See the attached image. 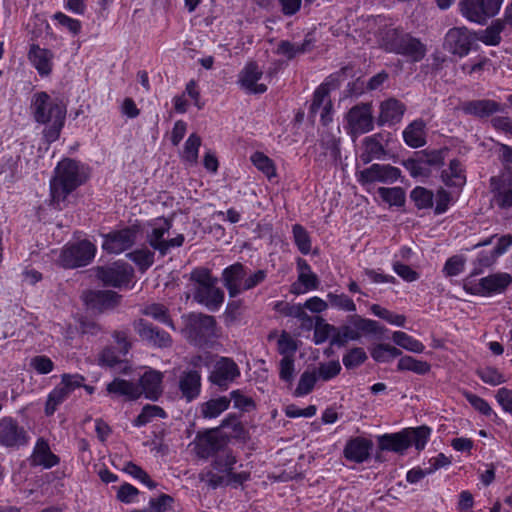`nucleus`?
<instances>
[{
	"label": "nucleus",
	"instance_id": "obj_1",
	"mask_svg": "<svg viewBox=\"0 0 512 512\" xmlns=\"http://www.w3.org/2000/svg\"><path fill=\"white\" fill-rule=\"evenodd\" d=\"M30 111L35 122L46 125L43 131L47 142L56 141L61 133L66 118V106L56 97L40 91L33 94Z\"/></svg>",
	"mask_w": 512,
	"mask_h": 512
},
{
	"label": "nucleus",
	"instance_id": "obj_2",
	"mask_svg": "<svg viewBox=\"0 0 512 512\" xmlns=\"http://www.w3.org/2000/svg\"><path fill=\"white\" fill-rule=\"evenodd\" d=\"M86 180V174L80 164L72 159H64L55 168L50 181L51 203L56 209H62L67 196Z\"/></svg>",
	"mask_w": 512,
	"mask_h": 512
},
{
	"label": "nucleus",
	"instance_id": "obj_3",
	"mask_svg": "<svg viewBox=\"0 0 512 512\" xmlns=\"http://www.w3.org/2000/svg\"><path fill=\"white\" fill-rule=\"evenodd\" d=\"M431 430L426 426L404 429L397 433L384 434L378 437V445L381 450L403 453L410 446L417 450L424 449Z\"/></svg>",
	"mask_w": 512,
	"mask_h": 512
},
{
	"label": "nucleus",
	"instance_id": "obj_4",
	"mask_svg": "<svg viewBox=\"0 0 512 512\" xmlns=\"http://www.w3.org/2000/svg\"><path fill=\"white\" fill-rule=\"evenodd\" d=\"M172 226V220L164 217L155 218L148 224L147 242L161 256H165L173 248L181 247L185 241V237L181 233L170 237Z\"/></svg>",
	"mask_w": 512,
	"mask_h": 512
},
{
	"label": "nucleus",
	"instance_id": "obj_5",
	"mask_svg": "<svg viewBox=\"0 0 512 512\" xmlns=\"http://www.w3.org/2000/svg\"><path fill=\"white\" fill-rule=\"evenodd\" d=\"M191 279L195 282L194 299L211 311L218 310L224 301V292L217 287V278L207 269H196Z\"/></svg>",
	"mask_w": 512,
	"mask_h": 512
},
{
	"label": "nucleus",
	"instance_id": "obj_6",
	"mask_svg": "<svg viewBox=\"0 0 512 512\" xmlns=\"http://www.w3.org/2000/svg\"><path fill=\"white\" fill-rule=\"evenodd\" d=\"M512 283V276L509 273L498 272L481 279L468 276L463 283L464 290L471 294L489 297L503 293Z\"/></svg>",
	"mask_w": 512,
	"mask_h": 512
},
{
	"label": "nucleus",
	"instance_id": "obj_7",
	"mask_svg": "<svg viewBox=\"0 0 512 512\" xmlns=\"http://www.w3.org/2000/svg\"><path fill=\"white\" fill-rule=\"evenodd\" d=\"M96 247L88 240L69 243L61 250L58 263L64 268L88 265L95 257Z\"/></svg>",
	"mask_w": 512,
	"mask_h": 512
},
{
	"label": "nucleus",
	"instance_id": "obj_8",
	"mask_svg": "<svg viewBox=\"0 0 512 512\" xmlns=\"http://www.w3.org/2000/svg\"><path fill=\"white\" fill-rule=\"evenodd\" d=\"M185 333L195 345L205 344L216 335V321L213 316L192 313L185 318Z\"/></svg>",
	"mask_w": 512,
	"mask_h": 512
},
{
	"label": "nucleus",
	"instance_id": "obj_9",
	"mask_svg": "<svg viewBox=\"0 0 512 512\" xmlns=\"http://www.w3.org/2000/svg\"><path fill=\"white\" fill-rule=\"evenodd\" d=\"M504 0H460L459 7L463 17L468 21L484 24L495 16Z\"/></svg>",
	"mask_w": 512,
	"mask_h": 512
},
{
	"label": "nucleus",
	"instance_id": "obj_10",
	"mask_svg": "<svg viewBox=\"0 0 512 512\" xmlns=\"http://www.w3.org/2000/svg\"><path fill=\"white\" fill-rule=\"evenodd\" d=\"M85 378L80 374H63L61 382L48 394L45 413L52 415L69 395L77 388L82 387Z\"/></svg>",
	"mask_w": 512,
	"mask_h": 512
},
{
	"label": "nucleus",
	"instance_id": "obj_11",
	"mask_svg": "<svg viewBox=\"0 0 512 512\" xmlns=\"http://www.w3.org/2000/svg\"><path fill=\"white\" fill-rule=\"evenodd\" d=\"M200 361V356L193 358L192 364L194 368L182 371L178 377V389L181 393V398L186 402H192L197 399L201 393V371L196 369Z\"/></svg>",
	"mask_w": 512,
	"mask_h": 512
},
{
	"label": "nucleus",
	"instance_id": "obj_12",
	"mask_svg": "<svg viewBox=\"0 0 512 512\" xmlns=\"http://www.w3.org/2000/svg\"><path fill=\"white\" fill-rule=\"evenodd\" d=\"M29 439L27 431L16 420L11 417L0 419V446L19 448L27 445Z\"/></svg>",
	"mask_w": 512,
	"mask_h": 512
},
{
	"label": "nucleus",
	"instance_id": "obj_13",
	"mask_svg": "<svg viewBox=\"0 0 512 512\" xmlns=\"http://www.w3.org/2000/svg\"><path fill=\"white\" fill-rule=\"evenodd\" d=\"M475 40L474 34L466 27H454L445 35L444 47L453 55L464 57L469 54Z\"/></svg>",
	"mask_w": 512,
	"mask_h": 512
},
{
	"label": "nucleus",
	"instance_id": "obj_14",
	"mask_svg": "<svg viewBox=\"0 0 512 512\" xmlns=\"http://www.w3.org/2000/svg\"><path fill=\"white\" fill-rule=\"evenodd\" d=\"M401 176V170L389 164H372L370 167L357 174L358 181L362 185L381 182L392 184Z\"/></svg>",
	"mask_w": 512,
	"mask_h": 512
},
{
	"label": "nucleus",
	"instance_id": "obj_15",
	"mask_svg": "<svg viewBox=\"0 0 512 512\" xmlns=\"http://www.w3.org/2000/svg\"><path fill=\"white\" fill-rule=\"evenodd\" d=\"M346 120L352 134H364L374 128L372 106L362 103L353 106L346 115Z\"/></svg>",
	"mask_w": 512,
	"mask_h": 512
},
{
	"label": "nucleus",
	"instance_id": "obj_16",
	"mask_svg": "<svg viewBox=\"0 0 512 512\" xmlns=\"http://www.w3.org/2000/svg\"><path fill=\"white\" fill-rule=\"evenodd\" d=\"M132 268L123 262H116L97 269V277L107 286L121 287L130 282Z\"/></svg>",
	"mask_w": 512,
	"mask_h": 512
},
{
	"label": "nucleus",
	"instance_id": "obj_17",
	"mask_svg": "<svg viewBox=\"0 0 512 512\" xmlns=\"http://www.w3.org/2000/svg\"><path fill=\"white\" fill-rule=\"evenodd\" d=\"M137 231L125 228L104 235L102 248L108 253L120 254L132 247L136 240Z\"/></svg>",
	"mask_w": 512,
	"mask_h": 512
},
{
	"label": "nucleus",
	"instance_id": "obj_18",
	"mask_svg": "<svg viewBox=\"0 0 512 512\" xmlns=\"http://www.w3.org/2000/svg\"><path fill=\"white\" fill-rule=\"evenodd\" d=\"M492 201L500 209H509L512 207V176L501 175L490 179Z\"/></svg>",
	"mask_w": 512,
	"mask_h": 512
},
{
	"label": "nucleus",
	"instance_id": "obj_19",
	"mask_svg": "<svg viewBox=\"0 0 512 512\" xmlns=\"http://www.w3.org/2000/svg\"><path fill=\"white\" fill-rule=\"evenodd\" d=\"M263 76V70L256 62L247 63L241 70L238 83L242 89L251 94H262L266 92L267 86L258 81Z\"/></svg>",
	"mask_w": 512,
	"mask_h": 512
},
{
	"label": "nucleus",
	"instance_id": "obj_20",
	"mask_svg": "<svg viewBox=\"0 0 512 512\" xmlns=\"http://www.w3.org/2000/svg\"><path fill=\"white\" fill-rule=\"evenodd\" d=\"M239 376L240 370L237 364L230 358L222 357L216 362L209 380L213 384L226 389Z\"/></svg>",
	"mask_w": 512,
	"mask_h": 512
},
{
	"label": "nucleus",
	"instance_id": "obj_21",
	"mask_svg": "<svg viewBox=\"0 0 512 512\" xmlns=\"http://www.w3.org/2000/svg\"><path fill=\"white\" fill-rule=\"evenodd\" d=\"M133 327L141 339L149 344L164 348L169 347L172 343V339L167 332L153 326L143 319L134 321Z\"/></svg>",
	"mask_w": 512,
	"mask_h": 512
},
{
	"label": "nucleus",
	"instance_id": "obj_22",
	"mask_svg": "<svg viewBox=\"0 0 512 512\" xmlns=\"http://www.w3.org/2000/svg\"><path fill=\"white\" fill-rule=\"evenodd\" d=\"M333 105L329 97V87L321 84L314 92L312 103L310 105V115L315 116L320 113L323 125L332 122Z\"/></svg>",
	"mask_w": 512,
	"mask_h": 512
},
{
	"label": "nucleus",
	"instance_id": "obj_23",
	"mask_svg": "<svg viewBox=\"0 0 512 512\" xmlns=\"http://www.w3.org/2000/svg\"><path fill=\"white\" fill-rule=\"evenodd\" d=\"M373 448L372 440L365 437L349 439L343 449L345 459L354 463H363L370 458Z\"/></svg>",
	"mask_w": 512,
	"mask_h": 512
},
{
	"label": "nucleus",
	"instance_id": "obj_24",
	"mask_svg": "<svg viewBox=\"0 0 512 512\" xmlns=\"http://www.w3.org/2000/svg\"><path fill=\"white\" fill-rule=\"evenodd\" d=\"M246 269L241 263H234L225 268L222 273L223 284L230 297H236L242 293L243 283L246 278Z\"/></svg>",
	"mask_w": 512,
	"mask_h": 512
},
{
	"label": "nucleus",
	"instance_id": "obj_25",
	"mask_svg": "<svg viewBox=\"0 0 512 512\" xmlns=\"http://www.w3.org/2000/svg\"><path fill=\"white\" fill-rule=\"evenodd\" d=\"M83 300L89 308L103 311L114 308L119 302V295L113 291H88L84 293Z\"/></svg>",
	"mask_w": 512,
	"mask_h": 512
},
{
	"label": "nucleus",
	"instance_id": "obj_26",
	"mask_svg": "<svg viewBox=\"0 0 512 512\" xmlns=\"http://www.w3.org/2000/svg\"><path fill=\"white\" fill-rule=\"evenodd\" d=\"M405 105L395 98L383 101L380 105V114L378 117V125H394L399 123L405 113Z\"/></svg>",
	"mask_w": 512,
	"mask_h": 512
},
{
	"label": "nucleus",
	"instance_id": "obj_27",
	"mask_svg": "<svg viewBox=\"0 0 512 512\" xmlns=\"http://www.w3.org/2000/svg\"><path fill=\"white\" fill-rule=\"evenodd\" d=\"M460 109L468 115L486 118L501 110L498 102L490 99L470 100L461 104Z\"/></svg>",
	"mask_w": 512,
	"mask_h": 512
},
{
	"label": "nucleus",
	"instance_id": "obj_28",
	"mask_svg": "<svg viewBox=\"0 0 512 512\" xmlns=\"http://www.w3.org/2000/svg\"><path fill=\"white\" fill-rule=\"evenodd\" d=\"M162 380L161 372L153 369L146 371L140 378L141 394L144 393L147 398L156 400L162 393Z\"/></svg>",
	"mask_w": 512,
	"mask_h": 512
},
{
	"label": "nucleus",
	"instance_id": "obj_29",
	"mask_svg": "<svg viewBox=\"0 0 512 512\" xmlns=\"http://www.w3.org/2000/svg\"><path fill=\"white\" fill-rule=\"evenodd\" d=\"M28 57L41 76H47L51 73L54 56L50 50L32 45Z\"/></svg>",
	"mask_w": 512,
	"mask_h": 512
},
{
	"label": "nucleus",
	"instance_id": "obj_30",
	"mask_svg": "<svg viewBox=\"0 0 512 512\" xmlns=\"http://www.w3.org/2000/svg\"><path fill=\"white\" fill-rule=\"evenodd\" d=\"M58 463L59 458L52 453L49 444L44 439H39L31 455V464L49 469L56 466Z\"/></svg>",
	"mask_w": 512,
	"mask_h": 512
},
{
	"label": "nucleus",
	"instance_id": "obj_31",
	"mask_svg": "<svg viewBox=\"0 0 512 512\" xmlns=\"http://www.w3.org/2000/svg\"><path fill=\"white\" fill-rule=\"evenodd\" d=\"M392 52L410 57L413 61H420L425 55L424 46L415 38L405 35L401 42L392 43Z\"/></svg>",
	"mask_w": 512,
	"mask_h": 512
},
{
	"label": "nucleus",
	"instance_id": "obj_32",
	"mask_svg": "<svg viewBox=\"0 0 512 512\" xmlns=\"http://www.w3.org/2000/svg\"><path fill=\"white\" fill-rule=\"evenodd\" d=\"M426 124L422 119L411 122L403 131L404 142L411 148H419L426 144Z\"/></svg>",
	"mask_w": 512,
	"mask_h": 512
},
{
	"label": "nucleus",
	"instance_id": "obj_33",
	"mask_svg": "<svg viewBox=\"0 0 512 512\" xmlns=\"http://www.w3.org/2000/svg\"><path fill=\"white\" fill-rule=\"evenodd\" d=\"M221 447V440L213 430L200 435L196 441V452L201 458H208L218 453Z\"/></svg>",
	"mask_w": 512,
	"mask_h": 512
},
{
	"label": "nucleus",
	"instance_id": "obj_34",
	"mask_svg": "<svg viewBox=\"0 0 512 512\" xmlns=\"http://www.w3.org/2000/svg\"><path fill=\"white\" fill-rule=\"evenodd\" d=\"M106 390L109 394L123 396L130 400L137 399L141 395V389L138 384L120 378H115L112 382L108 383Z\"/></svg>",
	"mask_w": 512,
	"mask_h": 512
},
{
	"label": "nucleus",
	"instance_id": "obj_35",
	"mask_svg": "<svg viewBox=\"0 0 512 512\" xmlns=\"http://www.w3.org/2000/svg\"><path fill=\"white\" fill-rule=\"evenodd\" d=\"M230 406V399L226 396L210 399L199 404L200 416L205 419H213L218 417Z\"/></svg>",
	"mask_w": 512,
	"mask_h": 512
},
{
	"label": "nucleus",
	"instance_id": "obj_36",
	"mask_svg": "<svg viewBox=\"0 0 512 512\" xmlns=\"http://www.w3.org/2000/svg\"><path fill=\"white\" fill-rule=\"evenodd\" d=\"M505 21L494 20L485 30L480 31L475 39L489 46H496L501 42V33L506 29Z\"/></svg>",
	"mask_w": 512,
	"mask_h": 512
},
{
	"label": "nucleus",
	"instance_id": "obj_37",
	"mask_svg": "<svg viewBox=\"0 0 512 512\" xmlns=\"http://www.w3.org/2000/svg\"><path fill=\"white\" fill-rule=\"evenodd\" d=\"M443 182L450 187L461 188L466 183V176L462 165L457 160H452L447 169L442 171Z\"/></svg>",
	"mask_w": 512,
	"mask_h": 512
},
{
	"label": "nucleus",
	"instance_id": "obj_38",
	"mask_svg": "<svg viewBox=\"0 0 512 512\" xmlns=\"http://www.w3.org/2000/svg\"><path fill=\"white\" fill-rule=\"evenodd\" d=\"M385 155V149L377 136L366 137L363 141V152L360 159L364 164L370 163L374 159H381Z\"/></svg>",
	"mask_w": 512,
	"mask_h": 512
},
{
	"label": "nucleus",
	"instance_id": "obj_39",
	"mask_svg": "<svg viewBox=\"0 0 512 512\" xmlns=\"http://www.w3.org/2000/svg\"><path fill=\"white\" fill-rule=\"evenodd\" d=\"M319 284V278L314 272L309 274L299 273L297 280L291 284L290 292L294 295L305 294L318 289Z\"/></svg>",
	"mask_w": 512,
	"mask_h": 512
},
{
	"label": "nucleus",
	"instance_id": "obj_40",
	"mask_svg": "<svg viewBox=\"0 0 512 512\" xmlns=\"http://www.w3.org/2000/svg\"><path fill=\"white\" fill-rule=\"evenodd\" d=\"M430 369L431 366L428 362L418 360L409 355L402 356L397 364L398 371H411L418 375L427 374Z\"/></svg>",
	"mask_w": 512,
	"mask_h": 512
},
{
	"label": "nucleus",
	"instance_id": "obj_41",
	"mask_svg": "<svg viewBox=\"0 0 512 512\" xmlns=\"http://www.w3.org/2000/svg\"><path fill=\"white\" fill-rule=\"evenodd\" d=\"M121 356L122 355L119 353V350L116 351L114 347H106L100 353L98 362L99 365L109 368L119 366L122 372H126L128 365L122 361Z\"/></svg>",
	"mask_w": 512,
	"mask_h": 512
},
{
	"label": "nucleus",
	"instance_id": "obj_42",
	"mask_svg": "<svg viewBox=\"0 0 512 512\" xmlns=\"http://www.w3.org/2000/svg\"><path fill=\"white\" fill-rule=\"evenodd\" d=\"M392 340L396 345L412 353H422L425 350L422 342L403 331L393 332Z\"/></svg>",
	"mask_w": 512,
	"mask_h": 512
},
{
	"label": "nucleus",
	"instance_id": "obj_43",
	"mask_svg": "<svg viewBox=\"0 0 512 512\" xmlns=\"http://www.w3.org/2000/svg\"><path fill=\"white\" fill-rule=\"evenodd\" d=\"M236 463L237 459L233 452L229 449H224L217 453L213 467L215 470L225 473L227 476L233 471Z\"/></svg>",
	"mask_w": 512,
	"mask_h": 512
},
{
	"label": "nucleus",
	"instance_id": "obj_44",
	"mask_svg": "<svg viewBox=\"0 0 512 512\" xmlns=\"http://www.w3.org/2000/svg\"><path fill=\"white\" fill-rule=\"evenodd\" d=\"M402 355L401 350L390 344H377L371 351V356L376 362L388 363Z\"/></svg>",
	"mask_w": 512,
	"mask_h": 512
},
{
	"label": "nucleus",
	"instance_id": "obj_45",
	"mask_svg": "<svg viewBox=\"0 0 512 512\" xmlns=\"http://www.w3.org/2000/svg\"><path fill=\"white\" fill-rule=\"evenodd\" d=\"M497 258L498 257L493 249L480 251L473 261L474 268L469 276L475 277L476 275L483 273L484 269L492 266L496 262Z\"/></svg>",
	"mask_w": 512,
	"mask_h": 512
},
{
	"label": "nucleus",
	"instance_id": "obj_46",
	"mask_svg": "<svg viewBox=\"0 0 512 512\" xmlns=\"http://www.w3.org/2000/svg\"><path fill=\"white\" fill-rule=\"evenodd\" d=\"M348 322L354 326L355 330H358L360 337L366 334H376L379 331L376 321L363 318L356 314L350 316Z\"/></svg>",
	"mask_w": 512,
	"mask_h": 512
},
{
	"label": "nucleus",
	"instance_id": "obj_47",
	"mask_svg": "<svg viewBox=\"0 0 512 512\" xmlns=\"http://www.w3.org/2000/svg\"><path fill=\"white\" fill-rule=\"evenodd\" d=\"M142 313L146 316L152 317L153 319L174 328L172 320L170 319V316L168 314V309L163 304H149L142 310Z\"/></svg>",
	"mask_w": 512,
	"mask_h": 512
},
{
	"label": "nucleus",
	"instance_id": "obj_48",
	"mask_svg": "<svg viewBox=\"0 0 512 512\" xmlns=\"http://www.w3.org/2000/svg\"><path fill=\"white\" fill-rule=\"evenodd\" d=\"M378 194L383 201L394 206H403L405 203V192L400 187H380L378 188Z\"/></svg>",
	"mask_w": 512,
	"mask_h": 512
},
{
	"label": "nucleus",
	"instance_id": "obj_49",
	"mask_svg": "<svg viewBox=\"0 0 512 512\" xmlns=\"http://www.w3.org/2000/svg\"><path fill=\"white\" fill-rule=\"evenodd\" d=\"M410 198L419 209H427L433 206V193L424 187H415L410 193Z\"/></svg>",
	"mask_w": 512,
	"mask_h": 512
},
{
	"label": "nucleus",
	"instance_id": "obj_50",
	"mask_svg": "<svg viewBox=\"0 0 512 512\" xmlns=\"http://www.w3.org/2000/svg\"><path fill=\"white\" fill-rule=\"evenodd\" d=\"M165 417L164 410L156 405H146L141 413L136 417V419L133 421L134 426L141 427L149 423L153 418Z\"/></svg>",
	"mask_w": 512,
	"mask_h": 512
},
{
	"label": "nucleus",
	"instance_id": "obj_51",
	"mask_svg": "<svg viewBox=\"0 0 512 512\" xmlns=\"http://www.w3.org/2000/svg\"><path fill=\"white\" fill-rule=\"evenodd\" d=\"M318 380L316 371H305L300 376L297 388L295 389L296 396H304L309 394Z\"/></svg>",
	"mask_w": 512,
	"mask_h": 512
},
{
	"label": "nucleus",
	"instance_id": "obj_52",
	"mask_svg": "<svg viewBox=\"0 0 512 512\" xmlns=\"http://www.w3.org/2000/svg\"><path fill=\"white\" fill-rule=\"evenodd\" d=\"M251 161L254 166L263 172L268 178H272L276 175L275 166L272 160L262 152H255L251 156Z\"/></svg>",
	"mask_w": 512,
	"mask_h": 512
},
{
	"label": "nucleus",
	"instance_id": "obj_53",
	"mask_svg": "<svg viewBox=\"0 0 512 512\" xmlns=\"http://www.w3.org/2000/svg\"><path fill=\"white\" fill-rule=\"evenodd\" d=\"M128 258L135 262L141 270L148 269L154 262V253L147 248L138 249L127 254Z\"/></svg>",
	"mask_w": 512,
	"mask_h": 512
},
{
	"label": "nucleus",
	"instance_id": "obj_54",
	"mask_svg": "<svg viewBox=\"0 0 512 512\" xmlns=\"http://www.w3.org/2000/svg\"><path fill=\"white\" fill-rule=\"evenodd\" d=\"M201 145V138L197 134H191L185 142L183 158L185 161L195 163L198 158V150Z\"/></svg>",
	"mask_w": 512,
	"mask_h": 512
},
{
	"label": "nucleus",
	"instance_id": "obj_55",
	"mask_svg": "<svg viewBox=\"0 0 512 512\" xmlns=\"http://www.w3.org/2000/svg\"><path fill=\"white\" fill-rule=\"evenodd\" d=\"M293 236L295 244L302 254H308L311 251V240L307 231L299 224L293 226Z\"/></svg>",
	"mask_w": 512,
	"mask_h": 512
},
{
	"label": "nucleus",
	"instance_id": "obj_56",
	"mask_svg": "<svg viewBox=\"0 0 512 512\" xmlns=\"http://www.w3.org/2000/svg\"><path fill=\"white\" fill-rule=\"evenodd\" d=\"M480 379L489 385L497 386L506 382L504 375L494 367H485L477 371Z\"/></svg>",
	"mask_w": 512,
	"mask_h": 512
},
{
	"label": "nucleus",
	"instance_id": "obj_57",
	"mask_svg": "<svg viewBox=\"0 0 512 512\" xmlns=\"http://www.w3.org/2000/svg\"><path fill=\"white\" fill-rule=\"evenodd\" d=\"M366 359L367 355L364 349L355 347L343 356V364L347 369H353L364 363Z\"/></svg>",
	"mask_w": 512,
	"mask_h": 512
},
{
	"label": "nucleus",
	"instance_id": "obj_58",
	"mask_svg": "<svg viewBox=\"0 0 512 512\" xmlns=\"http://www.w3.org/2000/svg\"><path fill=\"white\" fill-rule=\"evenodd\" d=\"M341 371L340 362L337 360L320 363L316 371L318 379L329 381L336 377Z\"/></svg>",
	"mask_w": 512,
	"mask_h": 512
},
{
	"label": "nucleus",
	"instance_id": "obj_59",
	"mask_svg": "<svg viewBox=\"0 0 512 512\" xmlns=\"http://www.w3.org/2000/svg\"><path fill=\"white\" fill-rule=\"evenodd\" d=\"M123 470L134 477L135 479H138L142 483H144L147 487L150 489H153L156 487V483L153 482L149 475L138 465H136L133 462H126L124 465Z\"/></svg>",
	"mask_w": 512,
	"mask_h": 512
},
{
	"label": "nucleus",
	"instance_id": "obj_60",
	"mask_svg": "<svg viewBox=\"0 0 512 512\" xmlns=\"http://www.w3.org/2000/svg\"><path fill=\"white\" fill-rule=\"evenodd\" d=\"M278 351L283 357H294L298 346L296 341L286 332H283L278 341Z\"/></svg>",
	"mask_w": 512,
	"mask_h": 512
},
{
	"label": "nucleus",
	"instance_id": "obj_61",
	"mask_svg": "<svg viewBox=\"0 0 512 512\" xmlns=\"http://www.w3.org/2000/svg\"><path fill=\"white\" fill-rule=\"evenodd\" d=\"M327 298L329 299L332 306L340 310H344L347 312H354L356 310V305L354 301L345 294L337 295L329 293L327 295Z\"/></svg>",
	"mask_w": 512,
	"mask_h": 512
},
{
	"label": "nucleus",
	"instance_id": "obj_62",
	"mask_svg": "<svg viewBox=\"0 0 512 512\" xmlns=\"http://www.w3.org/2000/svg\"><path fill=\"white\" fill-rule=\"evenodd\" d=\"M53 19L57 21L61 27L66 28L74 35H77L81 30V22L79 20L71 18L62 12L55 13Z\"/></svg>",
	"mask_w": 512,
	"mask_h": 512
},
{
	"label": "nucleus",
	"instance_id": "obj_63",
	"mask_svg": "<svg viewBox=\"0 0 512 512\" xmlns=\"http://www.w3.org/2000/svg\"><path fill=\"white\" fill-rule=\"evenodd\" d=\"M267 277V271L260 269L254 272L249 271L246 269V278L245 282L243 283L242 287V293L247 290H251L261 284L265 281Z\"/></svg>",
	"mask_w": 512,
	"mask_h": 512
},
{
	"label": "nucleus",
	"instance_id": "obj_64",
	"mask_svg": "<svg viewBox=\"0 0 512 512\" xmlns=\"http://www.w3.org/2000/svg\"><path fill=\"white\" fill-rule=\"evenodd\" d=\"M495 399L504 412L512 415V390L502 387L497 390Z\"/></svg>",
	"mask_w": 512,
	"mask_h": 512
}]
</instances>
